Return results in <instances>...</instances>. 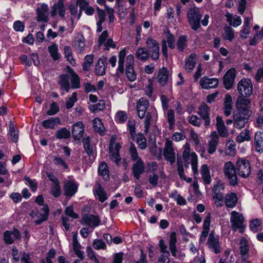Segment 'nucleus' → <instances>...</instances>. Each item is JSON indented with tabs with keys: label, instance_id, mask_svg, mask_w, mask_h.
I'll return each instance as SVG.
<instances>
[{
	"label": "nucleus",
	"instance_id": "obj_3",
	"mask_svg": "<svg viewBox=\"0 0 263 263\" xmlns=\"http://www.w3.org/2000/svg\"><path fill=\"white\" fill-rule=\"evenodd\" d=\"M236 170V167L231 161L224 163L223 168L224 176L228 180L230 184L232 186H235L238 183Z\"/></svg>",
	"mask_w": 263,
	"mask_h": 263
},
{
	"label": "nucleus",
	"instance_id": "obj_5",
	"mask_svg": "<svg viewBox=\"0 0 263 263\" xmlns=\"http://www.w3.org/2000/svg\"><path fill=\"white\" fill-rule=\"evenodd\" d=\"M236 167L238 175L242 178H247L251 174L250 164L247 159L239 158L236 161Z\"/></svg>",
	"mask_w": 263,
	"mask_h": 263
},
{
	"label": "nucleus",
	"instance_id": "obj_31",
	"mask_svg": "<svg viewBox=\"0 0 263 263\" xmlns=\"http://www.w3.org/2000/svg\"><path fill=\"white\" fill-rule=\"evenodd\" d=\"M238 198L234 193L227 194L224 197V203L228 208H233L237 204Z\"/></svg>",
	"mask_w": 263,
	"mask_h": 263
},
{
	"label": "nucleus",
	"instance_id": "obj_35",
	"mask_svg": "<svg viewBox=\"0 0 263 263\" xmlns=\"http://www.w3.org/2000/svg\"><path fill=\"white\" fill-rule=\"evenodd\" d=\"M107 65V59L105 58H100L96 66V73L97 75L103 76L105 73Z\"/></svg>",
	"mask_w": 263,
	"mask_h": 263
},
{
	"label": "nucleus",
	"instance_id": "obj_30",
	"mask_svg": "<svg viewBox=\"0 0 263 263\" xmlns=\"http://www.w3.org/2000/svg\"><path fill=\"white\" fill-rule=\"evenodd\" d=\"M254 147L258 152L263 151V132L258 131L255 134Z\"/></svg>",
	"mask_w": 263,
	"mask_h": 263
},
{
	"label": "nucleus",
	"instance_id": "obj_14",
	"mask_svg": "<svg viewBox=\"0 0 263 263\" xmlns=\"http://www.w3.org/2000/svg\"><path fill=\"white\" fill-rule=\"evenodd\" d=\"M219 143V137L216 131L212 132L210 136L207 144V151L209 154H213L216 151Z\"/></svg>",
	"mask_w": 263,
	"mask_h": 263
},
{
	"label": "nucleus",
	"instance_id": "obj_61",
	"mask_svg": "<svg viewBox=\"0 0 263 263\" xmlns=\"http://www.w3.org/2000/svg\"><path fill=\"white\" fill-rule=\"evenodd\" d=\"M98 172L99 174L105 177H108L109 172L107 164L105 162H102L99 165L98 168Z\"/></svg>",
	"mask_w": 263,
	"mask_h": 263
},
{
	"label": "nucleus",
	"instance_id": "obj_15",
	"mask_svg": "<svg viewBox=\"0 0 263 263\" xmlns=\"http://www.w3.org/2000/svg\"><path fill=\"white\" fill-rule=\"evenodd\" d=\"M247 98L245 96L238 97L236 102V111L250 114L249 108H250L251 102L250 99Z\"/></svg>",
	"mask_w": 263,
	"mask_h": 263
},
{
	"label": "nucleus",
	"instance_id": "obj_20",
	"mask_svg": "<svg viewBox=\"0 0 263 263\" xmlns=\"http://www.w3.org/2000/svg\"><path fill=\"white\" fill-rule=\"evenodd\" d=\"M84 125L82 122L74 123L72 126V134L76 140H80L84 134Z\"/></svg>",
	"mask_w": 263,
	"mask_h": 263
},
{
	"label": "nucleus",
	"instance_id": "obj_6",
	"mask_svg": "<svg viewBox=\"0 0 263 263\" xmlns=\"http://www.w3.org/2000/svg\"><path fill=\"white\" fill-rule=\"evenodd\" d=\"M237 90L239 96L250 97L253 92V85L250 79H242L237 84Z\"/></svg>",
	"mask_w": 263,
	"mask_h": 263
},
{
	"label": "nucleus",
	"instance_id": "obj_8",
	"mask_svg": "<svg viewBox=\"0 0 263 263\" xmlns=\"http://www.w3.org/2000/svg\"><path fill=\"white\" fill-rule=\"evenodd\" d=\"M163 155L165 160L171 164L175 162L176 156L173 142L169 139H166L164 143Z\"/></svg>",
	"mask_w": 263,
	"mask_h": 263
},
{
	"label": "nucleus",
	"instance_id": "obj_12",
	"mask_svg": "<svg viewBox=\"0 0 263 263\" xmlns=\"http://www.w3.org/2000/svg\"><path fill=\"white\" fill-rule=\"evenodd\" d=\"M146 46L149 50V54L152 59L157 61L159 58V45L158 42L151 37L146 41Z\"/></svg>",
	"mask_w": 263,
	"mask_h": 263
},
{
	"label": "nucleus",
	"instance_id": "obj_4",
	"mask_svg": "<svg viewBox=\"0 0 263 263\" xmlns=\"http://www.w3.org/2000/svg\"><path fill=\"white\" fill-rule=\"evenodd\" d=\"M244 221L245 217L242 214L235 211L231 213L230 222L231 228L234 231L239 230V232L242 233L245 228Z\"/></svg>",
	"mask_w": 263,
	"mask_h": 263
},
{
	"label": "nucleus",
	"instance_id": "obj_29",
	"mask_svg": "<svg viewBox=\"0 0 263 263\" xmlns=\"http://www.w3.org/2000/svg\"><path fill=\"white\" fill-rule=\"evenodd\" d=\"M37 20L38 21L46 22L48 21V8L47 5L42 4L37 9Z\"/></svg>",
	"mask_w": 263,
	"mask_h": 263
},
{
	"label": "nucleus",
	"instance_id": "obj_27",
	"mask_svg": "<svg viewBox=\"0 0 263 263\" xmlns=\"http://www.w3.org/2000/svg\"><path fill=\"white\" fill-rule=\"evenodd\" d=\"M157 78L159 84L162 86H165L170 79L169 71L163 67L159 70Z\"/></svg>",
	"mask_w": 263,
	"mask_h": 263
},
{
	"label": "nucleus",
	"instance_id": "obj_32",
	"mask_svg": "<svg viewBox=\"0 0 263 263\" xmlns=\"http://www.w3.org/2000/svg\"><path fill=\"white\" fill-rule=\"evenodd\" d=\"M64 192L66 196H72L77 191V186L72 181H67L64 183Z\"/></svg>",
	"mask_w": 263,
	"mask_h": 263
},
{
	"label": "nucleus",
	"instance_id": "obj_36",
	"mask_svg": "<svg viewBox=\"0 0 263 263\" xmlns=\"http://www.w3.org/2000/svg\"><path fill=\"white\" fill-rule=\"evenodd\" d=\"M200 173L204 183L210 184L211 182V177L210 170L206 164L202 165L200 168Z\"/></svg>",
	"mask_w": 263,
	"mask_h": 263
},
{
	"label": "nucleus",
	"instance_id": "obj_22",
	"mask_svg": "<svg viewBox=\"0 0 263 263\" xmlns=\"http://www.w3.org/2000/svg\"><path fill=\"white\" fill-rule=\"evenodd\" d=\"M100 223V220L98 217L92 215H85L82 220V224H85L91 228L97 227Z\"/></svg>",
	"mask_w": 263,
	"mask_h": 263
},
{
	"label": "nucleus",
	"instance_id": "obj_58",
	"mask_svg": "<svg viewBox=\"0 0 263 263\" xmlns=\"http://www.w3.org/2000/svg\"><path fill=\"white\" fill-rule=\"evenodd\" d=\"M105 108V102L103 100H100L99 102L95 105H90L89 108L92 112L102 110Z\"/></svg>",
	"mask_w": 263,
	"mask_h": 263
},
{
	"label": "nucleus",
	"instance_id": "obj_48",
	"mask_svg": "<svg viewBox=\"0 0 263 263\" xmlns=\"http://www.w3.org/2000/svg\"><path fill=\"white\" fill-rule=\"evenodd\" d=\"M223 37L224 40L232 41L234 38V30L230 27H226L224 29Z\"/></svg>",
	"mask_w": 263,
	"mask_h": 263
},
{
	"label": "nucleus",
	"instance_id": "obj_64",
	"mask_svg": "<svg viewBox=\"0 0 263 263\" xmlns=\"http://www.w3.org/2000/svg\"><path fill=\"white\" fill-rule=\"evenodd\" d=\"M261 223V221L260 219L258 218L253 219L250 222V228L253 232H256L258 231Z\"/></svg>",
	"mask_w": 263,
	"mask_h": 263
},
{
	"label": "nucleus",
	"instance_id": "obj_51",
	"mask_svg": "<svg viewBox=\"0 0 263 263\" xmlns=\"http://www.w3.org/2000/svg\"><path fill=\"white\" fill-rule=\"evenodd\" d=\"M167 121L169 124V129L172 130L174 128L175 124V115L173 109H169L167 113Z\"/></svg>",
	"mask_w": 263,
	"mask_h": 263
},
{
	"label": "nucleus",
	"instance_id": "obj_59",
	"mask_svg": "<svg viewBox=\"0 0 263 263\" xmlns=\"http://www.w3.org/2000/svg\"><path fill=\"white\" fill-rule=\"evenodd\" d=\"M73 250L74 252L76 255L81 259L83 260L84 258V253L81 250V245L79 242H75L72 244Z\"/></svg>",
	"mask_w": 263,
	"mask_h": 263
},
{
	"label": "nucleus",
	"instance_id": "obj_62",
	"mask_svg": "<svg viewBox=\"0 0 263 263\" xmlns=\"http://www.w3.org/2000/svg\"><path fill=\"white\" fill-rule=\"evenodd\" d=\"M77 101V94L76 92L72 93L71 96L66 100V107L67 109H70L73 107L74 103Z\"/></svg>",
	"mask_w": 263,
	"mask_h": 263
},
{
	"label": "nucleus",
	"instance_id": "obj_46",
	"mask_svg": "<svg viewBox=\"0 0 263 263\" xmlns=\"http://www.w3.org/2000/svg\"><path fill=\"white\" fill-rule=\"evenodd\" d=\"M187 46V38L186 36L181 35L179 37L177 42V47L180 51L182 52Z\"/></svg>",
	"mask_w": 263,
	"mask_h": 263
},
{
	"label": "nucleus",
	"instance_id": "obj_21",
	"mask_svg": "<svg viewBox=\"0 0 263 263\" xmlns=\"http://www.w3.org/2000/svg\"><path fill=\"white\" fill-rule=\"evenodd\" d=\"M72 46L79 53L82 52L85 48V39L81 34H78L72 41Z\"/></svg>",
	"mask_w": 263,
	"mask_h": 263
},
{
	"label": "nucleus",
	"instance_id": "obj_44",
	"mask_svg": "<svg viewBox=\"0 0 263 263\" xmlns=\"http://www.w3.org/2000/svg\"><path fill=\"white\" fill-rule=\"evenodd\" d=\"M239 248L240 254L241 255H245L247 254L249 250V246L247 239L245 237H242L240 240Z\"/></svg>",
	"mask_w": 263,
	"mask_h": 263
},
{
	"label": "nucleus",
	"instance_id": "obj_39",
	"mask_svg": "<svg viewBox=\"0 0 263 263\" xmlns=\"http://www.w3.org/2000/svg\"><path fill=\"white\" fill-rule=\"evenodd\" d=\"M136 57L140 61L145 62L148 59V51L143 47H139L136 52Z\"/></svg>",
	"mask_w": 263,
	"mask_h": 263
},
{
	"label": "nucleus",
	"instance_id": "obj_23",
	"mask_svg": "<svg viewBox=\"0 0 263 263\" xmlns=\"http://www.w3.org/2000/svg\"><path fill=\"white\" fill-rule=\"evenodd\" d=\"M200 83L202 88H213L218 86V80L216 78H209L207 77H204L201 79Z\"/></svg>",
	"mask_w": 263,
	"mask_h": 263
},
{
	"label": "nucleus",
	"instance_id": "obj_24",
	"mask_svg": "<svg viewBox=\"0 0 263 263\" xmlns=\"http://www.w3.org/2000/svg\"><path fill=\"white\" fill-rule=\"evenodd\" d=\"M216 129L218 132V136L221 137H227L229 133L227 129L224 122L222 118L220 116H217L216 118Z\"/></svg>",
	"mask_w": 263,
	"mask_h": 263
},
{
	"label": "nucleus",
	"instance_id": "obj_33",
	"mask_svg": "<svg viewBox=\"0 0 263 263\" xmlns=\"http://www.w3.org/2000/svg\"><path fill=\"white\" fill-rule=\"evenodd\" d=\"M197 55L195 53H192L185 60V69L187 72H191L194 69L196 63Z\"/></svg>",
	"mask_w": 263,
	"mask_h": 263
},
{
	"label": "nucleus",
	"instance_id": "obj_56",
	"mask_svg": "<svg viewBox=\"0 0 263 263\" xmlns=\"http://www.w3.org/2000/svg\"><path fill=\"white\" fill-rule=\"evenodd\" d=\"M50 192L55 197H58L61 195V190L60 185V182L51 184Z\"/></svg>",
	"mask_w": 263,
	"mask_h": 263
},
{
	"label": "nucleus",
	"instance_id": "obj_18",
	"mask_svg": "<svg viewBox=\"0 0 263 263\" xmlns=\"http://www.w3.org/2000/svg\"><path fill=\"white\" fill-rule=\"evenodd\" d=\"M198 115L204 121V125L208 127L211 123L210 118V109L205 103H202L199 108Z\"/></svg>",
	"mask_w": 263,
	"mask_h": 263
},
{
	"label": "nucleus",
	"instance_id": "obj_60",
	"mask_svg": "<svg viewBox=\"0 0 263 263\" xmlns=\"http://www.w3.org/2000/svg\"><path fill=\"white\" fill-rule=\"evenodd\" d=\"M93 55L92 54L87 55L85 57L83 64V68L84 70H88L93 62Z\"/></svg>",
	"mask_w": 263,
	"mask_h": 263
},
{
	"label": "nucleus",
	"instance_id": "obj_55",
	"mask_svg": "<svg viewBox=\"0 0 263 263\" xmlns=\"http://www.w3.org/2000/svg\"><path fill=\"white\" fill-rule=\"evenodd\" d=\"M55 136L58 139H66L70 136V132L66 128H62L57 130Z\"/></svg>",
	"mask_w": 263,
	"mask_h": 263
},
{
	"label": "nucleus",
	"instance_id": "obj_34",
	"mask_svg": "<svg viewBox=\"0 0 263 263\" xmlns=\"http://www.w3.org/2000/svg\"><path fill=\"white\" fill-rule=\"evenodd\" d=\"M67 72L71 75V86L73 88L78 89L80 87V79L78 75L69 66H67Z\"/></svg>",
	"mask_w": 263,
	"mask_h": 263
},
{
	"label": "nucleus",
	"instance_id": "obj_57",
	"mask_svg": "<svg viewBox=\"0 0 263 263\" xmlns=\"http://www.w3.org/2000/svg\"><path fill=\"white\" fill-rule=\"evenodd\" d=\"M137 143L138 144L139 147L142 149H144L146 147V139L142 134H138L136 138Z\"/></svg>",
	"mask_w": 263,
	"mask_h": 263
},
{
	"label": "nucleus",
	"instance_id": "obj_17",
	"mask_svg": "<svg viewBox=\"0 0 263 263\" xmlns=\"http://www.w3.org/2000/svg\"><path fill=\"white\" fill-rule=\"evenodd\" d=\"M235 77L236 70L234 68H231L227 71L223 78V85L226 89L232 88Z\"/></svg>",
	"mask_w": 263,
	"mask_h": 263
},
{
	"label": "nucleus",
	"instance_id": "obj_16",
	"mask_svg": "<svg viewBox=\"0 0 263 263\" xmlns=\"http://www.w3.org/2000/svg\"><path fill=\"white\" fill-rule=\"evenodd\" d=\"M207 244L209 248L216 254L221 252V247L219 241V237L213 232L211 233L208 239Z\"/></svg>",
	"mask_w": 263,
	"mask_h": 263
},
{
	"label": "nucleus",
	"instance_id": "obj_53",
	"mask_svg": "<svg viewBox=\"0 0 263 263\" xmlns=\"http://www.w3.org/2000/svg\"><path fill=\"white\" fill-rule=\"evenodd\" d=\"M64 55L67 61L72 65L75 64V61L73 58L72 51L70 47L66 46L64 49Z\"/></svg>",
	"mask_w": 263,
	"mask_h": 263
},
{
	"label": "nucleus",
	"instance_id": "obj_43",
	"mask_svg": "<svg viewBox=\"0 0 263 263\" xmlns=\"http://www.w3.org/2000/svg\"><path fill=\"white\" fill-rule=\"evenodd\" d=\"M93 127L96 132L101 135L103 134L105 128L99 118H96L93 120Z\"/></svg>",
	"mask_w": 263,
	"mask_h": 263
},
{
	"label": "nucleus",
	"instance_id": "obj_9",
	"mask_svg": "<svg viewBox=\"0 0 263 263\" xmlns=\"http://www.w3.org/2000/svg\"><path fill=\"white\" fill-rule=\"evenodd\" d=\"M121 147L119 143L115 142V138L112 137L109 144V158L117 165H119L121 161V157L119 155Z\"/></svg>",
	"mask_w": 263,
	"mask_h": 263
},
{
	"label": "nucleus",
	"instance_id": "obj_25",
	"mask_svg": "<svg viewBox=\"0 0 263 263\" xmlns=\"http://www.w3.org/2000/svg\"><path fill=\"white\" fill-rule=\"evenodd\" d=\"M20 234L16 229H14L13 231H7L4 233V239L5 242L8 244H11L14 241L20 238Z\"/></svg>",
	"mask_w": 263,
	"mask_h": 263
},
{
	"label": "nucleus",
	"instance_id": "obj_50",
	"mask_svg": "<svg viewBox=\"0 0 263 263\" xmlns=\"http://www.w3.org/2000/svg\"><path fill=\"white\" fill-rule=\"evenodd\" d=\"M227 21L229 22L230 25L234 27H237L241 24V18L237 15L233 17L231 15L227 16Z\"/></svg>",
	"mask_w": 263,
	"mask_h": 263
},
{
	"label": "nucleus",
	"instance_id": "obj_54",
	"mask_svg": "<svg viewBox=\"0 0 263 263\" xmlns=\"http://www.w3.org/2000/svg\"><path fill=\"white\" fill-rule=\"evenodd\" d=\"M9 134L12 141L16 142L18 139V131L14 128L12 122H10L9 125Z\"/></svg>",
	"mask_w": 263,
	"mask_h": 263
},
{
	"label": "nucleus",
	"instance_id": "obj_49",
	"mask_svg": "<svg viewBox=\"0 0 263 263\" xmlns=\"http://www.w3.org/2000/svg\"><path fill=\"white\" fill-rule=\"evenodd\" d=\"M52 161L54 164L56 166L62 167L66 170L68 168V165H67L65 160L59 156H53Z\"/></svg>",
	"mask_w": 263,
	"mask_h": 263
},
{
	"label": "nucleus",
	"instance_id": "obj_63",
	"mask_svg": "<svg viewBox=\"0 0 263 263\" xmlns=\"http://www.w3.org/2000/svg\"><path fill=\"white\" fill-rule=\"evenodd\" d=\"M127 115L125 111L120 110L118 111L115 116V120L120 123H123L126 121Z\"/></svg>",
	"mask_w": 263,
	"mask_h": 263
},
{
	"label": "nucleus",
	"instance_id": "obj_19",
	"mask_svg": "<svg viewBox=\"0 0 263 263\" xmlns=\"http://www.w3.org/2000/svg\"><path fill=\"white\" fill-rule=\"evenodd\" d=\"M93 192L95 197L102 203L107 200V193L98 182H96L94 185Z\"/></svg>",
	"mask_w": 263,
	"mask_h": 263
},
{
	"label": "nucleus",
	"instance_id": "obj_2",
	"mask_svg": "<svg viewBox=\"0 0 263 263\" xmlns=\"http://www.w3.org/2000/svg\"><path fill=\"white\" fill-rule=\"evenodd\" d=\"M183 152L182 157L184 161L186 163L185 166L189 167V164L192 165V168L195 176L198 174V157L195 153L190 152V147L188 143H186L183 146Z\"/></svg>",
	"mask_w": 263,
	"mask_h": 263
},
{
	"label": "nucleus",
	"instance_id": "obj_37",
	"mask_svg": "<svg viewBox=\"0 0 263 263\" xmlns=\"http://www.w3.org/2000/svg\"><path fill=\"white\" fill-rule=\"evenodd\" d=\"M69 78V76L67 74H63L59 76L58 79V83L60 85L61 88L65 90L66 92H68L70 88Z\"/></svg>",
	"mask_w": 263,
	"mask_h": 263
},
{
	"label": "nucleus",
	"instance_id": "obj_11",
	"mask_svg": "<svg viewBox=\"0 0 263 263\" xmlns=\"http://www.w3.org/2000/svg\"><path fill=\"white\" fill-rule=\"evenodd\" d=\"M250 114L235 111L233 115V125L237 129L244 127L248 122Z\"/></svg>",
	"mask_w": 263,
	"mask_h": 263
},
{
	"label": "nucleus",
	"instance_id": "obj_40",
	"mask_svg": "<svg viewBox=\"0 0 263 263\" xmlns=\"http://www.w3.org/2000/svg\"><path fill=\"white\" fill-rule=\"evenodd\" d=\"M251 139L249 130L245 129L243 130L236 139L237 143H240L246 141H250Z\"/></svg>",
	"mask_w": 263,
	"mask_h": 263
},
{
	"label": "nucleus",
	"instance_id": "obj_52",
	"mask_svg": "<svg viewBox=\"0 0 263 263\" xmlns=\"http://www.w3.org/2000/svg\"><path fill=\"white\" fill-rule=\"evenodd\" d=\"M250 28L249 21L248 20H245L244 25L243 26V29L240 32V37L243 39H246L250 33Z\"/></svg>",
	"mask_w": 263,
	"mask_h": 263
},
{
	"label": "nucleus",
	"instance_id": "obj_13",
	"mask_svg": "<svg viewBox=\"0 0 263 263\" xmlns=\"http://www.w3.org/2000/svg\"><path fill=\"white\" fill-rule=\"evenodd\" d=\"M48 214L47 206H44L42 208L41 211L35 210L31 212L30 216L34 219V222L36 224H40L43 221L46 220Z\"/></svg>",
	"mask_w": 263,
	"mask_h": 263
},
{
	"label": "nucleus",
	"instance_id": "obj_38",
	"mask_svg": "<svg viewBox=\"0 0 263 263\" xmlns=\"http://www.w3.org/2000/svg\"><path fill=\"white\" fill-rule=\"evenodd\" d=\"M61 124V121L58 118H51L50 119L44 120L42 125L46 128L53 129L54 127Z\"/></svg>",
	"mask_w": 263,
	"mask_h": 263
},
{
	"label": "nucleus",
	"instance_id": "obj_26",
	"mask_svg": "<svg viewBox=\"0 0 263 263\" xmlns=\"http://www.w3.org/2000/svg\"><path fill=\"white\" fill-rule=\"evenodd\" d=\"M65 8L62 0H59L57 4H55L52 8L51 16L54 17L57 14L62 17H64Z\"/></svg>",
	"mask_w": 263,
	"mask_h": 263
},
{
	"label": "nucleus",
	"instance_id": "obj_45",
	"mask_svg": "<svg viewBox=\"0 0 263 263\" xmlns=\"http://www.w3.org/2000/svg\"><path fill=\"white\" fill-rule=\"evenodd\" d=\"M213 198L214 204L217 206H221L223 203V196L221 192H213Z\"/></svg>",
	"mask_w": 263,
	"mask_h": 263
},
{
	"label": "nucleus",
	"instance_id": "obj_41",
	"mask_svg": "<svg viewBox=\"0 0 263 263\" xmlns=\"http://www.w3.org/2000/svg\"><path fill=\"white\" fill-rule=\"evenodd\" d=\"M126 54V50L125 48L122 49L119 53L118 70L121 73H123L124 71V59Z\"/></svg>",
	"mask_w": 263,
	"mask_h": 263
},
{
	"label": "nucleus",
	"instance_id": "obj_1",
	"mask_svg": "<svg viewBox=\"0 0 263 263\" xmlns=\"http://www.w3.org/2000/svg\"><path fill=\"white\" fill-rule=\"evenodd\" d=\"M149 107V101L144 98H140L137 103V111L138 117L140 119H143L145 116L144 120V132L147 133L151 122L152 120V114L150 112H147V109Z\"/></svg>",
	"mask_w": 263,
	"mask_h": 263
},
{
	"label": "nucleus",
	"instance_id": "obj_7",
	"mask_svg": "<svg viewBox=\"0 0 263 263\" xmlns=\"http://www.w3.org/2000/svg\"><path fill=\"white\" fill-rule=\"evenodd\" d=\"M187 20L193 30H196L200 28L201 15L197 9L192 8L189 10L187 12Z\"/></svg>",
	"mask_w": 263,
	"mask_h": 263
},
{
	"label": "nucleus",
	"instance_id": "obj_10",
	"mask_svg": "<svg viewBox=\"0 0 263 263\" xmlns=\"http://www.w3.org/2000/svg\"><path fill=\"white\" fill-rule=\"evenodd\" d=\"M83 147L87 156L84 157V161L88 164L92 163L95 160L96 154L93 146L90 144V137H87L83 140Z\"/></svg>",
	"mask_w": 263,
	"mask_h": 263
},
{
	"label": "nucleus",
	"instance_id": "obj_47",
	"mask_svg": "<svg viewBox=\"0 0 263 263\" xmlns=\"http://www.w3.org/2000/svg\"><path fill=\"white\" fill-rule=\"evenodd\" d=\"M125 71L126 78L129 81L134 82L136 80L137 75L134 67H126Z\"/></svg>",
	"mask_w": 263,
	"mask_h": 263
},
{
	"label": "nucleus",
	"instance_id": "obj_42",
	"mask_svg": "<svg viewBox=\"0 0 263 263\" xmlns=\"http://www.w3.org/2000/svg\"><path fill=\"white\" fill-rule=\"evenodd\" d=\"M48 51L51 57L54 61L58 60L60 57L58 52V46L57 44L53 43L48 47Z\"/></svg>",
	"mask_w": 263,
	"mask_h": 263
},
{
	"label": "nucleus",
	"instance_id": "obj_28",
	"mask_svg": "<svg viewBox=\"0 0 263 263\" xmlns=\"http://www.w3.org/2000/svg\"><path fill=\"white\" fill-rule=\"evenodd\" d=\"M144 164L142 160H138L133 165L132 171L134 177L139 179L144 171Z\"/></svg>",
	"mask_w": 263,
	"mask_h": 263
}]
</instances>
